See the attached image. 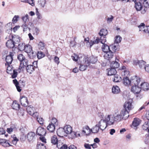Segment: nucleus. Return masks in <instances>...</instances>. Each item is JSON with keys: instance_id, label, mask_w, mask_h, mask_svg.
Instances as JSON below:
<instances>
[{"instance_id": "1", "label": "nucleus", "mask_w": 149, "mask_h": 149, "mask_svg": "<svg viewBox=\"0 0 149 149\" xmlns=\"http://www.w3.org/2000/svg\"><path fill=\"white\" fill-rule=\"evenodd\" d=\"M112 118L111 114L106 115L104 118L102 117V119L97 123L100 129L103 131L108 125H113V120H111V118Z\"/></svg>"}, {"instance_id": "2", "label": "nucleus", "mask_w": 149, "mask_h": 149, "mask_svg": "<svg viewBox=\"0 0 149 149\" xmlns=\"http://www.w3.org/2000/svg\"><path fill=\"white\" fill-rule=\"evenodd\" d=\"M124 108L121 110L122 113H124V116H126V117H129L130 111L134 108L132 100H130L126 101L124 104Z\"/></svg>"}, {"instance_id": "3", "label": "nucleus", "mask_w": 149, "mask_h": 149, "mask_svg": "<svg viewBox=\"0 0 149 149\" xmlns=\"http://www.w3.org/2000/svg\"><path fill=\"white\" fill-rule=\"evenodd\" d=\"M124 113H122V110L120 113H119L118 110H117L115 111L114 115H112V118H111V120H113V125L114 124L115 121L117 122H119L122 119H126L129 117H126V116H124Z\"/></svg>"}, {"instance_id": "4", "label": "nucleus", "mask_w": 149, "mask_h": 149, "mask_svg": "<svg viewBox=\"0 0 149 149\" xmlns=\"http://www.w3.org/2000/svg\"><path fill=\"white\" fill-rule=\"evenodd\" d=\"M16 53L13 50L10 52L8 55L6 56V63L5 64L6 66L10 64L13 60L14 56L16 55Z\"/></svg>"}, {"instance_id": "5", "label": "nucleus", "mask_w": 149, "mask_h": 149, "mask_svg": "<svg viewBox=\"0 0 149 149\" xmlns=\"http://www.w3.org/2000/svg\"><path fill=\"white\" fill-rule=\"evenodd\" d=\"M89 65V62L88 61V57H85L83 60L81 61L80 64L79 69L80 71H84L86 70L87 67Z\"/></svg>"}, {"instance_id": "6", "label": "nucleus", "mask_w": 149, "mask_h": 149, "mask_svg": "<svg viewBox=\"0 0 149 149\" xmlns=\"http://www.w3.org/2000/svg\"><path fill=\"white\" fill-rule=\"evenodd\" d=\"M6 66L7 67V72L9 74H12V77L13 78H16L17 75V72L13 69L12 66H10L9 65Z\"/></svg>"}, {"instance_id": "7", "label": "nucleus", "mask_w": 149, "mask_h": 149, "mask_svg": "<svg viewBox=\"0 0 149 149\" xmlns=\"http://www.w3.org/2000/svg\"><path fill=\"white\" fill-rule=\"evenodd\" d=\"M135 6L134 7L136 10L137 11H140L143 8V10L142 11V13L144 14L146 12L147 8L145 7H143V4L139 2H137V1H134Z\"/></svg>"}, {"instance_id": "8", "label": "nucleus", "mask_w": 149, "mask_h": 149, "mask_svg": "<svg viewBox=\"0 0 149 149\" xmlns=\"http://www.w3.org/2000/svg\"><path fill=\"white\" fill-rule=\"evenodd\" d=\"M36 138V135L33 132H29L26 135V139L30 143H33L34 141Z\"/></svg>"}, {"instance_id": "9", "label": "nucleus", "mask_w": 149, "mask_h": 149, "mask_svg": "<svg viewBox=\"0 0 149 149\" xmlns=\"http://www.w3.org/2000/svg\"><path fill=\"white\" fill-rule=\"evenodd\" d=\"M131 85H138L141 81L140 78L136 76H132L131 78Z\"/></svg>"}, {"instance_id": "10", "label": "nucleus", "mask_w": 149, "mask_h": 149, "mask_svg": "<svg viewBox=\"0 0 149 149\" xmlns=\"http://www.w3.org/2000/svg\"><path fill=\"white\" fill-rule=\"evenodd\" d=\"M119 70L120 71L121 75L125 76V77H128L130 75V72L125 66H123L119 68Z\"/></svg>"}, {"instance_id": "11", "label": "nucleus", "mask_w": 149, "mask_h": 149, "mask_svg": "<svg viewBox=\"0 0 149 149\" xmlns=\"http://www.w3.org/2000/svg\"><path fill=\"white\" fill-rule=\"evenodd\" d=\"M37 62L36 61L33 62V64L34 65V66L33 65H27L26 68V70L27 72L30 74H31L32 72L35 70V68L37 67Z\"/></svg>"}, {"instance_id": "12", "label": "nucleus", "mask_w": 149, "mask_h": 149, "mask_svg": "<svg viewBox=\"0 0 149 149\" xmlns=\"http://www.w3.org/2000/svg\"><path fill=\"white\" fill-rule=\"evenodd\" d=\"M113 56V53L110 50L105 53L104 55V58L108 61H109L111 62V60Z\"/></svg>"}, {"instance_id": "13", "label": "nucleus", "mask_w": 149, "mask_h": 149, "mask_svg": "<svg viewBox=\"0 0 149 149\" xmlns=\"http://www.w3.org/2000/svg\"><path fill=\"white\" fill-rule=\"evenodd\" d=\"M46 133V130L41 127H38L37 129L36 134L39 136L45 135Z\"/></svg>"}, {"instance_id": "14", "label": "nucleus", "mask_w": 149, "mask_h": 149, "mask_svg": "<svg viewBox=\"0 0 149 149\" xmlns=\"http://www.w3.org/2000/svg\"><path fill=\"white\" fill-rule=\"evenodd\" d=\"M0 144L4 147H8L12 146L10 144L8 140L5 139H0Z\"/></svg>"}, {"instance_id": "15", "label": "nucleus", "mask_w": 149, "mask_h": 149, "mask_svg": "<svg viewBox=\"0 0 149 149\" xmlns=\"http://www.w3.org/2000/svg\"><path fill=\"white\" fill-rule=\"evenodd\" d=\"M20 101L23 106L26 107L28 104V101L27 97H21Z\"/></svg>"}, {"instance_id": "16", "label": "nucleus", "mask_w": 149, "mask_h": 149, "mask_svg": "<svg viewBox=\"0 0 149 149\" xmlns=\"http://www.w3.org/2000/svg\"><path fill=\"white\" fill-rule=\"evenodd\" d=\"M138 85H133L131 88V91L135 94H138L141 91V88Z\"/></svg>"}, {"instance_id": "17", "label": "nucleus", "mask_w": 149, "mask_h": 149, "mask_svg": "<svg viewBox=\"0 0 149 149\" xmlns=\"http://www.w3.org/2000/svg\"><path fill=\"white\" fill-rule=\"evenodd\" d=\"M57 134L58 136L59 137H63L64 136H66L65 133L63 128H59L57 131Z\"/></svg>"}, {"instance_id": "18", "label": "nucleus", "mask_w": 149, "mask_h": 149, "mask_svg": "<svg viewBox=\"0 0 149 149\" xmlns=\"http://www.w3.org/2000/svg\"><path fill=\"white\" fill-rule=\"evenodd\" d=\"M12 37V40L15 44H18L20 41V38L18 36L16 35H11Z\"/></svg>"}, {"instance_id": "19", "label": "nucleus", "mask_w": 149, "mask_h": 149, "mask_svg": "<svg viewBox=\"0 0 149 149\" xmlns=\"http://www.w3.org/2000/svg\"><path fill=\"white\" fill-rule=\"evenodd\" d=\"M141 120L138 118H134L132 123V126L136 127L141 123Z\"/></svg>"}, {"instance_id": "20", "label": "nucleus", "mask_w": 149, "mask_h": 149, "mask_svg": "<svg viewBox=\"0 0 149 149\" xmlns=\"http://www.w3.org/2000/svg\"><path fill=\"white\" fill-rule=\"evenodd\" d=\"M135 61L136 62V61ZM136 63H138L140 68L141 69L143 70H144L145 68V67L146 66V63L145 61L143 60L137 61V62H136Z\"/></svg>"}, {"instance_id": "21", "label": "nucleus", "mask_w": 149, "mask_h": 149, "mask_svg": "<svg viewBox=\"0 0 149 149\" xmlns=\"http://www.w3.org/2000/svg\"><path fill=\"white\" fill-rule=\"evenodd\" d=\"M64 129L66 135L70 134L72 131V128L70 125H67L64 127Z\"/></svg>"}, {"instance_id": "22", "label": "nucleus", "mask_w": 149, "mask_h": 149, "mask_svg": "<svg viewBox=\"0 0 149 149\" xmlns=\"http://www.w3.org/2000/svg\"><path fill=\"white\" fill-rule=\"evenodd\" d=\"M141 89L144 91H148L149 89V84L146 82L141 83L140 85Z\"/></svg>"}, {"instance_id": "23", "label": "nucleus", "mask_w": 149, "mask_h": 149, "mask_svg": "<svg viewBox=\"0 0 149 149\" xmlns=\"http://www.w3.org/2000/svg\"><path fill=\"white\" fill-rule=\"evenodd\" d=\"M28 61L25 58L20 62L19 69L21 70L24 67H26L28 65Z\"/></svg>"}, {"instance_id": "24", "label": "nucleus", "mask_w": 149, "mask_h": 149, "mask_svg": "<svg viewBox=\"0 0 149 149\" xmlns=\"http://www.w3.org/2000/svg\"><path fill=\"white\" fill-rule=\"evenodd\" d=\"M122 81L123 84L125 85L128 86L129 85H131V79L130 80L128 77H124L123 78Z\"/></svg>"}, {"instance_id": "25", "label": "nucleus", "mask_w": 149, "mask_h": 149, "mask_svg": "<svg viewBox=\"0 0 149 149\" xmlns=\"http://www.w3.org/2000/svg\"><path fill=\"white\" fill-rule=\"evenodd\" d=\"M120 91L119 87L117 86H113L112 88V93L115 94H118Z\"/></svg>"}, {"instance_id": "26", "label": "nucleus", "mask_w": 149, "mask_h": 149, "mask_svg": "<svg viewBox=\"0 0 149 149\" xmlns=\"http://www.w3.org/2000/svg\"><path fill=\"white\" fill-rule=\"evenodd\" d=\"M6 45L8 48H13L15 46H17L15 44L11 39L8 40L6 42Z\"/></svg>"}, {"instance_id": "27", "label": "nucleus", "mask_w": 149, "mask_h": 149, "mask_svg": "<svg viewBox=\"0 0 149 149\" xmlns=\"http://www.w3.org/2000/svg\"><path fill=\"white\" fill-rule=\"evenodd\" d=\"M107 74L108 75H114L117 73V71L115 68H110L107 70Z\"/></svg>"}, {"instance_id": "28", "label": "nucleus", "mask_w": 149, "mask_h": 149, "mask_svg": "<svg viewBox=\"0 0 149 149\" xmlns=\"http://www.w3.org/2000/svg\"><path fill=\"white\" fill-rule=\"evenodd\" d=\"M142 128L144 130L147 131L149 133V121L145 122L142 125Z\"/></svg>"}, {"instance_id": "29", "label": "nucleus", "mask_w": 149, "mask_h": 149, "mask_svg": "<svg viewBox=\"0 0 149 149\" xmlns=\"http://www.w3.org/2000/svg\"><path fill=\"white\" fill-rule=\"evenodd\" d=\"M26 110L27 113L31 115L35 111V108L31 105L27 107Z\"/></svg>"}, {"instance_id": "30", "label": "nucleus", "mask_w": 149, "mask_h": 149, "mask_svg": "<svg viewBox=\"0 0 149 149\" xmlns=\"http://www.w3.org/2000/svg\"><path fill=\"white\" fill-rule=\"evenodd\" d=\"M97 59L96 57H94L93 56H92L89 57H88V61H89V65L90 63H95L97 61Z\"/></svg>"}, {"instance_id": "31", "label": "nucleus", "mask_w": 149, "mask_h": 149, "mask_svg": "<svg viewBox=\"0 0 149 149\" xmlns=\"http://www.w3.org/2000/svg\"><path fill=\"white\" fill-rule=\"evenodd\" d=\"M100 129V128L97 124L94 126L93 127L92 129H91L90 130L93 133H96L98 132Z\"/></svg>"}, {"instance_id": "32", "label": "nucleus", "mask_w": 149, "mask_h": 149, "mask_svg": "<svg viewBox=\"0 0 149 149\" xmlns=\"http://www.w3.org/2000/svg\"><path fill=\"white\" fill-rule=\"evenodd\" d=\"M83 130L82 131V132L86 135L91 132L90 130L91 129H90L88 126H86L83 128Z\"/></svg>"}, {"instance_id": "33", "label": "nucleus", "mask_w": 149, "mask_h": 149, "mask_svg": "<svg viewBox=\"0 0 149 149\" xmlns=\"http://www.w3.org/2000/svg\"><path fill=\"white\" fill-rule=\"evenodd\" d=\"M102 49V51L105 53L111 50L110 49V47L105 44H103Z\"/></svg>"}, {"instance_id": "34", "label": "nucleus", "mask_w": 149, "mask_h": 149, "mask_svg": "<svg viewBox=\"0 0 149 149\" xmlns=\"http://www.w3.org/2000/svg\"><path fill=\"white\" fill-rule=\"evenodd\" d=\"M119 66V64L117 61H113L111 63L110 67L112 68H118Z\"/></svg>"}, {"instance_id": "35", "label": "nucleus", "mask_w": 149, "mask_h": 149, "mask_svg": "<svg viewBox=\"0 0 149 149\" xmlns=\"http://www.w3.org/2000/svg\"><path fill=\"white\" fill-rule=\"evenodd\" d=\"M113 81L116 82H120L122 80L121 77L117 74H115L112 78Z\"/></svg>"}, {"instance_id": "36", "label": "nucleus", "mask_w": 149, "mask_h": 149, "mask_svg": "<svg viewBox=\"0 0 149 149\" xmlns=\"http://www.w3.org/2000/svg\"><path fill=\"white\" fill-rule=\"evenodd\" d=\"M58 141L56 135H54L51 137V143L53 145H56Z\"/></svg>"}, {"instance_id": "37", "label": "nucleus", "mask_w": 149, "mask_h": 149, "mask_svg": "<svg viewBox=\"0 0 149 149\" xmlns=\"http://www.w3.org/2000/svg\"><path fill=\"white\" fill-rule=\"evenodd\" d=\"M12 107L13 109L16 110H18L19 109L20 106L17 103L16 101H15L13 102L12 105Z\"/></svg>"}, {"instance_id": "38", "label": "nucleus", "mask_w": 149, "mask_h": 149, "mask_svg": "<svg viewBox=\"0 0 149 149\" xmlns=\"http://www.w3.org/2000/svg\"><path fill=\"white\" fill-rule=\"evenodd\" d=\"M18 48L20 51H24L26 45L24 43H20L18 45Z\"/></svg>"}, {"instance_id": "39", "label": "nucleus", "mask_w": 149, "mask_h": 149, "mask_svg": "<svg viewBox=\"0 0 149 149\" xmlns=\"http://www.w3.org/2000/svg\"><path fill=\"white\" fill-rule=\"evenodd\" d=\"M55 127L54 125L50 123L47 126V128L50 132H52L54 131Z\"/></svg>"}, {"instance_id": "40", "label": "nucleus", "mask_w": 149, "mask_h": 149, "mask_svg": "<svg viewBox=\"0 0 149 149\" xmlns=\"http://www.w3.org/2000/svg\"><path fill=\"white\" fill-rule=\"evenodd\" d=\"M107 29H102L100 31L99 33V34L101 36H105L107 34Z\"/></svg>"}, {"instance_id": "41", "label": "nucleus", "mask_w": 149, "mask_h": 149, "mask_svg": "<svg viewBox=\"0 0 149 149\" xmlns=\"http://www.w3.org/2000/svg\"><path fill=\"white\" fill-rule=\"evenodd\" d=\"M32 47L31 45L29 44L26 45V47H25V49L24 51L27 53L30 52H32Z\"/></svg>"}, {"instance_id": "42", "label": "nucleus", "mask_w": 149, "mask_h": 149, "mask_svg": "<svg viewBox=\"0 0 149 149\" xmlns=\"http://www.w3.org/2000/svg\"><path fill=\"white\" fill-rule=\"evenodd\" d=\"M28 56L29 58L31 59L33 58L36 57V52H33V50L32 52H30L27 53Z\"/></svg>"}, {"instance_id": "43", "label": "nucleus", "mask_w": 149, "mask_h": 149, "mask_svg": "<svg viewBox=\"0 0 149 149\" xmlns=\"http://www.w3.org/2000/svg\"><path fill=\"white\" fill-rule=\"evenodd\" d=\"M38 4L41 7H44L46 3V0H38Z\"/></svg>"}, {"instance_id": "44", "label": "nucleus", "mask_w": 149, "mask_h": 149, "mask_svg": "<svg viewBox=\"0 0 149 149\" xmlns=\"http://www.w3.org/2000/svg\"><path fill=\"white\" fill-rule=\"evenodd\" d=\"M37 149H46L45 146L43 143H38L37 145Z\"/></svg>"}, {"instance_id": "45", "label": "nucleus", "mask_w": 149, "mask_h": 149, "mask_svg": "<svg viewBox=\"0 0 149 149\" xmlns=\"http://www.w3.org/2000/svg\"><path fill=\"white\" fill-rule=\"evenodd\" d=\"M100 39L97 38L96 40L94 41H91L89 42L90 47H91L93 44L98 43L100 42Z\"/></svg>"}, {"instance_id": "46", "label": "nucleus", "mask_w": 149, "mask_h": 149, "mask_svg": "<svg viewBox=\"0 0 149 149\" xmlns=\"http://www.w3.org/2000/svg\"><path fill=\"white\" fill-rule=\"evenodd\" d=\"M122 40V38L120 36H117L115 38L114 44H118Z\"/></svg>"}, {"instance_id": "47", "label": "nucleus", "mask_w": 149, "mask_h": 149, "mask_svg": "<svg viewBox=\"0 0 149 149\" xmlns=\"http://www.w3.org/2000/svg\"><path fill=\"white\" fill-rule=\"evenodd\" d=\"M51 124L54 125L55 126H57L58 124L57 119L55 118H52L51 120Z\"/></svg>"}, {"instance_id": "48", "label": "nucleus", "mask_w": 149, "mask_h": 149, "mask_svg": "<svg viewBox=\"0 0 149 149\" xmlns=\"http://www.w3.org/2000/svg\"><path fill=\"white\" fill-rule=\"evenodd\" d=\"M45 54L41 52H38L37 54V56L38 59H40L43 57Z\"/></svg>"}, {"instance_id": "49", "label": "nucleus", "mask_w": 149, "mask_h": 149, "mask_svg": "<svg viewBox=\"0 0 149 149\" xmlns=\"http://www.w3.org/2000/svg\"><path fill=\"white\" fill-rule=\"evenodd\" d=\"M38 47L40 49L42 50L44 48V43L43 42H40L38 44Z\"/></svg>"}, {"instance_id": "50", "label": "nucleus", "mask_w": 149, "mask_h": 149, "mask_svg": "<svg viewBox=\"0 0 149 149\" xmlns=\"http://www.w3.org/2000/svg\"><path fill=\"white\" fill-rule=\"evenodd\" d=\"M22 19L24 23H26V22L29 20V15L28 14H26L24 16L22 17Z\"/></svg>"}, {"instance_id": "51", "label": "nucleus", "mask_w": 149, "mask_h": 149, "mask_svg": "<svg viewBox=\"0 0 149 149\" xmlns=\"http://www.w3.org/2000/svg\"><path fill=\"white\" fill-rule=\"evenodd\" d=\"M18 59L20 61L22 62L25 58V57L22 54H19L17 56Z\"/></svg>"}, {"instance_id": "52", "label": "nucleus", "mask_w": 149, "mask_h": 149, "mask_svg": "<svg viewBox=\"0 0 149 149\" xmlns=\"http://www.w3.org/2000/svg\"><path fill=\"white\" fill-rule=\"evenodd\" d=\"M36 15L37 16L38 19H41L42 18V17L38 11V8H36Z\"/></svg>"}, {"instance_id": "53", "label": "nucleus", "mask_w": 149, "mask_h": 149, "mask_svg": "<svg viewBox=\"0 0 149 149\" xmlns=\"http://www.w3.org/2000/svg\"><path fill=\"white\" fill-rule=\"evenodd\" d=\"M70 134L71 136L70 138L72 139L77 137V132H75L72 131Z\"/></svg>"}, {"instance_id": "54", "label": "nucleus", "mask_w": 149, "mask_h": 149, "mask_svg": "<svg viewBox=\"0 0 149 149\" xmlns=\"http://www.w3.org/2000/svg\"><path fill=\"white\" fill-rule=\"evenodd\" d=\"M100 42L103 44H105V42L106 41L105 36H101Z\"/></svg>"}, {"instance_id": "55", "label": "nucleus", "mask_w": 149, "mask_h": 149, "mask_svg": "<svg viewBox=\"0 0 149 149\" xmlns=\"http://www.w3.org/2000/svg\"><path fill=\"white\" fill-rule=\"evenodd\" d=\"M19 17L18 15H15L13 17L12 19V22L13 23H16L18 20L17 19L19 18Z\"/></svg>"}, {"instance_id": "56", "label": "nucleus", "mask_w": 149, "mask_h": 149, "mask_svg": "<svg viewBox=\"0 0 149 149\" xmlns=\"http://www.w3.org/2000/svg\"><path fill=\"white\" fill-rule=\"evenodd\" d=\"M143 4L146 8L149 7V0H146L144 1Z\"/></svg>"}, {"instance_id": "57", "label": "nucleus", "mask_w": 149, "mask_h": 149, "mask_svg": "<svg viewBox=\"0 0 149 149\" xmlns=\"http://www.w3.org/2000/svg\"><path fill=\"white\" fill-rule=\"evenodd\" d=\"M26 138V136L25 135L23 134L20 137V140L22 141H24Z\"/></svg>"}, {"instance_id": "58", "label": "nucleus", "mask_w": 149, "mask_h": 149, "mask_svg": "<svg viewBox=\"0 0 149 149\" xmlns=\"http://www.w3.org/2000/svg\"><path fill=\"white\" fill-rule=\"evenodd\" d=\"M37 120L40 124L42 125L43 124L44 120L42 118L40 117L38 118H37Z\"/></svg>"}, {"instance_id": "59", "label": "nucleus", "mask_w": 149, "mask_h": 149, "mask_svg": "<svg viewBox=\"0 0 149 149\" xmlns=\"http://www.w3.org/2000/svg\"><path fill=\"white\" fill-rule=\"evenodd\" d=\"M31 115L33 117L36 118V119H37V118H39V113L37 112H35V111H34L33 113Z\"/></svg>"}, {"instance_id": "60", "label": "nucleus", "mask_w": 149, "mask_h": 149, "mask_svg": "<svg viewBox=\"0 0 149 149\" xmlns=\"http://www.w3.org/2000/svg\"><path fill=\"white\" fill-rule=\"evenodd\" d=\"M22 27L23 29V31H26L28 29V26L25 23H24L22 26Z\"/></svg>"}, {"instance_id": "61", "label": "nucleus", "mask_w": 149, "mask_h": 149, "mask_svg": "<svg viewBox=\"0 0 149 149\" xmlns=\"http://www.w3.org/2000/svg\"><path fill=\"white\" fill-rule=\"evenodd\" d=\"M145 24L143 23H141L138 26L139 29V31H141L143 29H144Z\"/></svg>"}, {"instance_id": "62", "label": "nucleus", "mask_w": 149, "mask_h": 149, "mask_svg": "<svg viewBox=\"0 0 149 149\" xmlns=\"http://www.w3.org/2000/svg\"><path fill=\"white\" fill-rule=\"evenodd\" d=\"M144 28V29L143 30V32L149 34V26H145Z\"/></svg>"}, {"instance_id": "63", "label": "nucleus", "mask_w": 149, "mask_h": 149, "mask_svg": "<svg viewBox=\"0 0 149 149\" xmlns=\"http://www.w3.org/2000/svg\"><path fill=\"white\" fill-rule=\"evenodd\" d=\"M114 44L111 46H110V48H112V49L114 52H115L117 49V47L116 45Z\"/></svg>"}, {"instance_id": "64", "label": "nucleus", "mask_w": 149, "mask_h": 149, "mask_svg": "<svg viewBox=\"0 0 149 149\" xmlns=\"http://www.w3.org/2000/svg\"><path fill=\"white\" fill-rule=\"evenodd\" d=\"M54 62L57 65L60 62L59 61V58L58 57L55 56L54 57Z\"/></svg>"}]
</instances>
